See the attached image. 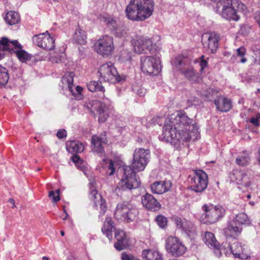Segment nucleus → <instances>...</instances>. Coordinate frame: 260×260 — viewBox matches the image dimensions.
Listing matches in <instances>:
<instances>
[{"label": "nucleus", "instance_id": "nucleus-22", "mask_svg": "<svg viewBox=\"0 0 260 260\" xmlns=\"http://www.w3.org/2000/svg\"><path fill=\"white\" fill-rule=\"evenodd\" d=\"M204 241L205 243L209 247L215 249V253L218 257L221 255V251H223L226 254L228 251H225L224 248L220 249V244L216 240L214 234L211 232H207L205 234Z\"/></svg>", "mask_w": 260, "mask_h": 260}, {"label": "nucleus", "instance_id": "nucleus-16", "mask_svg": "<svg viewBox=\"0 0 260 260\" xmlns=\"http://www.w3.org/2000/svg\"><path fill=\"white\" fill-rule=\"evenodd\" d=\"M166 248L168 252L175 256L182 255L186 250L178 238L172 236L169 237L166 240Z\"/></svg>", "mask_w": 260, "mask_h": 260}, {"label": "nucleus", "instance_id": "nucleus-43", "mask_svg": "<svg viewBox=\"0 0 260 260\" xmlns=\"http://www.w3.org/2000/svg\"><path fill=\"white\" fill-rule=\"evenodd\" d=\"M205 56L204 55H202L200 59V66L201 67L200 72L202 73L203 72L204 69L207 67L208 62L204 58Z\"/></svg>", "mask_w": 260, "mask_h": 260}, {"label": "nucleus", "instance_id": "nucleus-59", "mask_svg": "<svg viewBox=\"0 0 260 260\" xmlns=\"http://www.w3.org/2000/svg\"><path fill=\"white\" fill-rule=\"evenodd\" d=\"M247 197L248 199H250L251 196H250V194H248V195H247Z\"/></svg>", "mask_w": 260, "mask_h": 260}, {"label": "nucleus", "instance_id": "nucleus-18", "mask_svg": "<svg viewBox=\"0 0 260 260\" xmlns=\"http://www.w3.org/2000/svg\"><path fill=\"white\" fill-rule=\"evenodd\" d=\"M90 198L93 201L94 207L100 209L99 216L104 215L106 210V205L105 201L103 199L102 196L99 194L94 186L93 182L89 183Z\"/></svg>", "mask_w": 260, "mask_h": 260}, {"label": "nucleus", "instance_id": "nucleus-51", "mask_svg": "<svg viewBox=\"0 0 260 260\" xmlns=\"http://www.w3.org/2000/svg\"><path fill=\"white\" fill-rule=\"evenodd\" d=\"M72 161L75 163H78L79 162V161L81 160L79 157L78 155H74L72 157Z\"/></svg>", "mask_w": 260, "mask_h": 260}, {"label": "nucleus", "instance_id": "nucleus-57", "mask_svg": "<svg viewBox=\"0 0 260 260\" xmlns=\"http://www.w3.org/2000/svg\"><path fill=\"white\" fill-rule=\"evenodd\" d=\"M60 234H61V235L62 236H63L64 235V231H60Z\"/></svg>", "mask_w": 260, "mask_h": 260}, {"label": "nucleus", "instance_id": "nucleus-32", "mask_svg": "<svg viewBox=\"0 0 260 260\" xmlns=\"http://www.w3.org/2000/svg\"><path fill=\"white\" fill-rule=\"evenodd\" d=\"M142 256L144 260H163L162 255L156 250H144L142 252Z\"/></svg>", "mask_w": 260, "mask_h": 260}, {"label": "nucleus", "instance_id": "nucleus-15", "mask_svg": "<svg viewBox=\"0 0 260 260\" xmlns=\"http://www.w3.org/2000/svg\"><path fill=\"white\" fill-rule=\"evenodd\" d=\"M74 74L72 72H66L62 77L61 82L63 88L68 89L75 98L79 100L82 99V91L83 88L79 86H77L74 88L73 77Z\"/></svg>", "mask_w": 260, "mask_h": 260}, {"label": "nucleus", "instance_id": "nucleus-37", "mask_svg": "<svg viewBox=\"0 0 260 260\" xmlns=\"http://www.w3.org/2000/svg\"><path fill=\"white\" fill-rule=\"evenodd\" d=\"M233 219L241 226L242 225H249L250 224V219L244 212L238 213Z\"/></svg>", "mask_w": 260, "mask_h": 260}, {"label": "nucleus", "instance_id": "nucleus-41", "mask_svg": "<svg viewBox=\"0 0 260 260\" xmlns=\"http://www.w3.org/2000/svg\"><path fill=\"white\" fill-rule=\"evenodd\" d=\"M49 197L52 199L53 202H57L60 200L59 189H57L54 192L50 191L49 192Z\"/></svg>", "mask_w": 260, "mask_h": 260}, {"label": "nucleus", "instance_id": "nucleus-3", "mask_svg": "<svg viewBox=\"0 0 260 260\" xmlns=\"http://www.w3.org/2000/svg\"><path fill=\"white\" fill-rule=\"evenodd\" d=\"M153 0H131L125 13L127 19L133 21H142L149 18L154 11Z\"/></svg>", "mask_w": 260, "mask_h": 260}, {"label": "nucleus", "instance_id": "nucleus-58", "mask_svg": "<svg viewBox=\"0 0 260 260\" xmlns=\"http://www.w3.org/2000/svg\"><path fill=\"white\" fill-rule=\"evenodd\" d=\"M43 260H49L48 258L47 257H45V256H44L43 258H42Z\"/></svg>", "mask_w": 260, "mask_h": 260}, {"label": "nucleus", "instance_id": "nucleus-38", "mask_svg": "<svg viewBox=\"0 0 260 260\" xmlns=\"http://www.w3.org/2000/svg\"><path fill=\"white\" fill-rule=\"evenodd\" d=\"M8 71L4 67L0 66V87L5 85L8 81Z\"/></svg>", "mask_w": 260, "mask_h": 260}, {"label": "nucleus", "instance_id": "nucleus-46", "mask_svg": "<svg viewBox=\"0 0 260 260\" xmlns=\"http://www.w3.org/2000/svg\"><path fill=\"white\" fill-rule=\"evenodd\" d=\"M108 174L109 175H112L114 174L115 172V168L114 165V162L112 160H109L108 165Z\"/></svg>", "mask_w": 260, "mask_h": 260}, {"label": "nucleus", "instance_id": "nucleus-56", "mask_svg": "<svg viewBox=\"0 0 260 260\" xmlns=\"http://www.w3.org/2000/svg\"><path fill=\"white\" fill-rule=\"evenodd\" d=\"M64 212L66 213V217H64V218H63V219L65 220V219H66L68 218V214L67 213V212H66V211L65 210H64Z\"/></svg>", "mask_w": 260, "mask_h": 260}, {"label": "nucleus", "instance_id": "nucleus-50", "mask_svg": "<svg viewBox=\"0 0 260 260\" xmlns=\"http://www.w3.org/2000/svg\"><path fill=\"white\" fill-rule=\"evenodd\" d=\"M49 60L52 62H55V63H58L59 62V61L60 60V58H56V57H55L54 56H51L50 58H49Z\"/></svg>", "mask_w": 260, "mask_h": 260}, {"label": "nucleus", "instance_id": "nucleus-40", "mask_svg": "<svg viewBox=\"0 0 260 260\" xmlns=\"http://www.w3.org/2000/svg\"><path fill=\"white\" fill-rule=\"evenodd\" d=\"M155 220L159 226L161 228H165L167 225V218L162 215H158Z\"/></svg>", "mask_w": 260, "mask_h": 260}, {"label": "nucleus", "instance_id": "nucleus-55", "mask_svg": "<svg viewBox=\"0 0 260 260\" xmlns=\"http://www.w3.org/2000/svg\"><path fill=\"white\" fill-rule=\"evenodd\" d=\"M257 160L259 165H260V149L259 150V153L257 157Z\"/></svg>", "mask_w": 260, "mask_h": 260}, {"label": "nucleus", "instance_id": "nucleus-9", "mask_svg": "<svg viewBox=\"0 0 260 260\" xmlns=\"http://www.w3.org/2000/svg\"><path fill=\"white\" fill-rule=\"evenodd\" d=\"M150 152L148 149H136L133 154L132 169L135 172L143 171L149 161Z\"/></svg>", "mask_w": 260, "mask_h": 260}, {"label": "nucleus", "instance_id": "nucleus-49", "mask_svg": "<svg viewBox=\"0 0 260 260\" xmlns=\"http://www.w3.org/2000/svg\"><path fill=\"white\" fill-rule=\"evenodd\" d=\"M145 92L146 91L145 89L140 88L138 90L137 94L141 96H143L145 95Z\"/></svg>", "mask_w": 260, "mask_h": 260}, {"label": "nucleus", "instance_id": "nucleus-11", "mask_svg": "<svg viewBox=\"0 0 260 260\" xmlns=\"http://www.w3.org/2000/svg\"><path fill=\"white\" fill-rule=\"evenodd\" d=\"M100 79L111 83L115 84L120 81L116 69L111 62H107L102 65L99 70Z\"/></svg>", "mask_w": 260, "mask_h": 260}, {"label": "nucleus", "instance_id": "nucleus-34", "mask_svg": "<svg viewBox=\"0 0 260 260\" xmlns=\"http://www.w3.org/2000/svg\"><path fill=\"white\" fill-rule=\"evenodd\" d=\"M5 20L8 24L12 25L19 22L20 21V17L17 12L10 11L7 13Z\"/></svg>", "mask_w": 260, "mask_h": 260}, {"label": "nucleus", "instance_id": "nucleus-30", "mask_svg": "<svg viewBox=\"0 0 260 260\" xmlns=\"http://www.w3.org/2000/svg\"><path fill=\"white\" fill-rule=\"evenodd\" d=\"M214 103L216 105V108L221 112H228L232 107L231 100L222 96L217 97L215 100Z\"/></svg>", "mask_w": 260, "mask_h": 260}, {"label": "nucleus", "instance_id": "nucleus-28", "mask_svg": "<svg viewBox=\"0 0 260 260\" xmlns=\"http://www.w3.org/2000/svg\"><path fill=\"white\" fill-rule=\"evenodd\" d=\"M225 234L230 237L239 235L242 231V227L237 223L234 219L230 221L224 229Z\"/></svg>", "mask_w": 260, "mask_h": 260}, {"label": "nucleus", "instance_id": "nucleus-7", "mask_svg": "<svg viewBox=\"0 0 260 260\" xmlns=\"http://www.w3.org/2000/svg\"><path fill=\"white\" fill-rule=\"evenodd\" d=\"M189 59L183 56L179 55L175 58L173 64L176 68L181 70L182 74L189 80L193 82H198L201 79L199 73L192 68L182 69V67L187 66L190 64Z\"/></svg>", "mask_w": 260, "mask_h": 260}, {"label": "nucleus", "instance_id": "nucleus-29", "mask_svg": "<svg viewBox=\"0 0 260 260\" xmlns=\"http://www.w3.org/2000/svg\"><path fill=\"white\" fill-rule=\"evenodd\" d=\"M171 187L169 181H156L151 185L150 188L152 192L162 194L167 192Z\"/></svg>", "mask_w": 260, "mask_h": 260}, {"label": "nucleus", "instance_id": "nucleus-24", "mask_svg": "<svg viewBox=\"0 0 260 260\" xmlns=\"http://www.w3.org/2000/svg\"><path fill=\"white\" fill-rule=\"evenodd\" d=\"M99 19L101 22L105 23L112 30L115 31V34L118 37L123 36L121 33L122 29L118 27L116 21L111 16L107 14L100 15Z\"/></svg>", "mask_w": 260, "mask_h": 260}, {"label": "nucleus", "instance_id": "nucleus-45", "mask_svg": "<svg viewBox=\"0 0 260 260\" xmlns=\"http://www.w3.org/2000/svg\"><path fill=\"white\" fill-rule=\"evenodd\" d=\"M121 259L122 260H139L137 258L135 257L133 255L127 254L125 252H122L121 254Z\"/></svg>", "mask_w": 260, "mask_h": 260}, {"label": "nucleus", "instance_id": "nucleus-36", "mask_svg": "<svg viewBox=\"0 0 260 260\" xmlns=\"http://www.w3.org/2000/svg\"><path fill=\"white\" fill-rule=\"evenodd\" d=\"M73 39L76 42L80 44H84L86 42V35L82 29H77L73 35Z\"/></svg>", "mask_w": 260, "mask_h": 260}, {"label": "nucleus", "instance_id": "nucleus-62", "mask_svg": "<svg viewBox=\"0 0 260 260\" xmlns=\"http://www.w3.org/2000/svg\"><path fill=\"white\" fill-rule=\"evenodd\" d=\"M5 51V50H0V51Z\"/></svg>", "mask_w": 260, "mask_h": 260}, {"label": "nucleus", "instance_id": "nucleus-12", "mask_svg": "<svg viewBox=\"0 0 260 260\" xmlns=\"http://www.w3.org/2000/svg\"><path fill=\"white\" fill-rule=\"evenodd\" d=\"M194 175L190 177L189 181L190 188L196 192L204 191L208 185V175L201 170H194Z\"/></svg>", "mask_w": 260, "mask_h": 260}, {"label": "nucleus", "instance_id": "nucleus-61", "mask_svg": "<svg viewBox=\"0 0 260 260\" xmlns=\"http://www.w3.org/2000/svg\"><path fill=\"white\" fill-rule=\"evenodd\" d=\"M5 51V50H0V51Z\"/></svg>", "mask_w": 260, "mask_h": 260}, {"label": "nucleus", "instance_id": "nucleus-60", "mask_svg": "<svg viewBox=\"0 0 260 260\" xmlns=\"http://www.w3.org/2000/svg\"><path fill=\"white\" fill-rule=\"evenodd\" d=\"M169 260H178V259H177L176 258H172V259H169Z\"/></svg>", "mask_w": 260, "mask_h": 260}, {"label": "nucleus", "instance_id": "nucleus-42", "mask_svg": "<svg viewBox=\"0 0 260 260\" xmlns=\"http://www.w3.org/2000/svg\"><path fill=\"white\" fill-rule=\"evenodd\" d=\"M237 56L241 58L240 61L245 63L246 61V58L244 57L245 53V49L244 47H240L237 50Z\"/></svg>", "mask_w": 260, "mask_h": 260}, {"label": "nucleus", "instance_id": "nucleus-53", "mask_svg": "<svg viewBox=\"0 0 260 260\" xmlns=\"http://www.w3.org/2000/svg\"><path fill=\"white\" fill-rule=\"evenodd\" d=\"M9 202L12 204V208H14L15 207V202H14V200L12 199H10L9 200Z\"/></svg>", "mask_w": 260, "mask_h": 260}, {"label": "nucleus", "instance_id": "nucleus-21", "mask_svg": "<svg viewBox=\"0 0 260 260\" xmlns=\"http://www.w3.org/2000/svg\"><path fill=\"white\" fill-rule=\"evenodd\" d=\"M218 37L214 33L204 34L202 37L203 45L208 52L214 53L218 47Z\"/></svg>", "mask_w": 260, "mask_h": 260}, {"label": "nucleus", "instance_id": "nucleus-19", "mask_svg": "<svg viewBox=\"0 0 260 260\" xmlns=\"http://www.w3.org/2000/svg\"><path fill=\"white\" fill-rule=\"evenodd\" d=\"M250 175L251 173L248 171L245 172L235 170L230 175V178L232 181L235 182L237 184L248 187L250 185Z\"/></svg>", "mask_w": 260, "mask_h": 260}, {"label": "nucleus", "instance_id": "nucleus-27", "mask_svg": "<svg viewBox=\"0 0 260 260\" xmlns=\"http://www.w3.org/2000/svg\"><path fill=\"white\" fill-rule=\"evenodd\" d=\"M115 237L117 240V243L114 244L116 249L121 250L128 246L129 240L123 231L116 230L115 233Z\"/></svg>", "mask_w": 260, "mask_h": 260}, {"label": "nucleus", "instance_id": "nucleus-4", "mask_svg": "<svg viewBox=\"0 0 260 260\" xmlns=\"http://www.w3.org/2000/svg\"><path fill=\"white\" fill-rule=\"evenodd\" d=\"M138 214V210L133 205L123 202L117 204L114 215L117 220L130 223L135 220Z\"/></svg>", "mask_w": 260, "mask_h": 260}, {"label": "nucleus", "instance_id": "nucleus-23", "mask_svg": "<svg viewBox=\"0 0 260 260\" xmlns=\"http://www.w3.org/2000/svg\"><path fill=\"white\" fill-rule=\"evenodd\" d=\"M230 252L235 257L246 259L249 257V253L246 248L243 246L239 242H235L232 245H228Z\"/></svg>", "mask_w": 260, "mask_h": 260}, {"label": "nucleus", "instance_id": "nucleus-54", "mask_svg": "<svg viewBox=\"0 0 260 260\" xmlns=\"http://www.w3.org/2000/svg\"><path fill=\"white\" fill-rule=\"evenodd\" d=\"M238 7L241 8V9H243L244 8L246 7V6L242 3H238Z\"/></svg>", "mask_w": 260, "mask_h": 260}, {"label": "nucleus", "instance_id": "nucleus-47", "mask_svg": "<svg viewBox=\"0 0 260 260\" xmlns=\"http://www.w3.org/2000/svg\"><path fill=\"white\" fill-rule=\"evenodd\" d=\"M56 136L59 139L66 138L67 137V132L64 129H60L58 131Z\"/></svg>", "mask_w": 260, "mask_h": 260}, {"label": "nucleus", "instance_id": "nucleus-13", "mask_svg": "<svg viewBox=\"0 0 260 260\" xmlns=\"http://www.w3.org/2000/svg\"><path fill=\"white\" fill-rule=\"evenodd\" d=\"M94 47L98 53L103 56L111 54L115 49L113 38L108 35L101 37L95 44Z\"/></svg>", "mask_w": 260, "mask_h": 260}, {"label": "nucleus", "instance_id": "nucleus-39", "mask_svg": "<svg viewBox=\"0 0 260 260\" xmlns=\"http://www.w3.org/2000/svg\"><path fill=\"white\" fill-rule=\"evenodd\" d=\"M217 91L208 87L206 89H202L200 91V94L205 98L207 100H209L213 95L217 93Z\"/></svg>", "mask_w": 260, "mask_h": 260}, {"label": "nucleus", "instance_id": "nucleus-6", "mask_svg": "<svg viewBox=\"0 0 260 260\" xmlns=\"http://www.w3.org/2000/svg\"><path fill=\"white\" fill-rule=\"evenodd\" d=\"M161 68L160 58L157 54L141 57V69L145 74L157 75L161 71Z\"/></svg>", "mask_w": 260, "mask_h": 260}, {"label": "nucleus", "instance_id": "nucleus-10", "mask_svg": "<svg viewBox=\"0 0 260 260\" xmlns=\"http://www.w3.org/2000/svg\"><path fill=\"white\" fill-rule=\"evenodd\" d=\"M202 209L204 211L202 218L206 223H214L218 219L223 217L225 213V209L220 206H207L204 205Z\"/></svg>", "mask_w": 260, "mask_h": 260}, {"label": "nucleus", "instance_id": "nucleus-25", "mask_svg": "<svg viewBox=\"0 0 260 260\" xmlns=\"http://www.w3.org/2000/svg\"><path fill=\"white\" fill-rule=\"evenodd\" d=\"M141 202L143 206L149 210L155 211L160 208L159 203L152 195L148 193L142 197Z\"/></svg>", "mask_w": 260, "mask_h": 260}, {"label": "nucleus", "instance_id": "nucleus-35", "mask_svg": "<svg viewBox=\"0 0 260 260\" xmlns=\"http://www.w3.org/2000/svg\"><path fill=\"white\" fill-rule=\"evenodd\" d=\"M250 161L249 154L247 152H243L238 155L236 158V164L241 166H246L248 165Z\"/></svg>", "mask_w": 260, "mask_h": 260}, {"label": "nucleus", "instance_id": "nucleus-48", "mask_svg": "<svg viewBox=\"0 0 260 260\" xmlns=\"http://www.w3.org/2000/svg\"><path fill=\"white\" fill-rule=\"evenodd\" d=\"M187 101L189 105H195L198 102V99L196 97H191Z\"/></svg>", "mask_w": 260, "mask_h": 260}, {"label": "nucleus", "instance_id": "nucleus-8", "mask_svg": "<svg viewBox=\"0 0 260 260\" xmlns=\"http://www.w3.org/2000/svg\"><path fill=\"white\" fill-rule=\"evenodd\" d=\"M123 177L119 183L120 187L123 190H131L138 188L140 185V181L131 167L125 166L123 168Z\"/></svg>", "mask_w": 260, "mask_h": 260}, {"label": "nucleus", "instance_id": "nucleus-33", "mask_svg": "<svg viewBox=\"0 0 260 260\" xmlns=\"http://www.w3.org/2000/svg\"><path fill=\"white\" fill-rule=\"evenodd\" d=\"M114 229V227L112 218L111 217L106 218L102 231L103 233L110 240L112 238V233Z\"/></svg>", "mask_w": 260, "mask_h": 260}, {"label": "nucleus", "instance_id": "nucleus-20", "mask_svg": "<svg viewBox=\"0 0 260 260\" xmlns=\"http://www.w3.org/2000/svg\"><path fill=\"white\" fill-rule=\"evenodd\" d=\"M178 229L182 230L190 237L196 233V228L193 223L184 218L174 216L173 218Z\"/></svg>", "mask_w": 260, "mask_h": 260}, {"label": "nucleus", "instance_id": "nucleus-31", "mask_svg": "<svg viewBox=\"0 0 260 260\" xmlns=\"http://www.w3.org/2000/svg\"><path fill=\"white\" fill-rule=\"evenodd\" d=\"M67 151L71 153H80L84 150V145L78 141H69L66 143Z\"/></svg>", "mask_w": 260, "mask_h": 260}, {"label": "nucleus", "instance_id": "nucleus-26", "mask_svg": "<svg viewBox=\"0 0 260 260\" xmlns=\"http://www.w3.org/2000/svg\"><path fill=\"white\" fill-rule=\"evenodd\" d=\"M105 136L94 135L92 137V149L100 156H103L104 154L103 145L105 143Z\"/></svg>", "mask_w": 260, "mask_h": 260}, {"label": "nucleus", "instance_id": "nucleus-52", "mask_svg": "<svg viewBox=\"0 0 260 260\" xmlns=\"http://www.w3.org/2000/svg\"><path fill=\"white\" fill-rule=\"evenodd\" d=\"M255 19L257 22L260 26V12H257L255 14Z\"/></svg>", "mask_w": 260, "mask_h": 260}, {"label": "nucleus", "instance_id": "nucleus-1", "mask_svg": "<svg viewBox=\"0 0 260 260\" xmlns=\"http://www.w3.org/2000/svg\"><path fill=\"white\" fill-rule=\"evenodd\" d=\"M198 127L193 119L183 111L172 114L164 125L161 140L166 142H187L198 139Z\"/></svg>", "mask_w": 260, "mask_h": 260}, {"label": "nucleus", "instance_id": "nucleus-14", "mask_svg": "<svg viewBox=\"0 0 260 260\" xmlns=\"http://www.w3.org/2000/svg\"><path fill=\"white\" fill-rule=\"evenodd\" d=\"M135 51L138 54L153 52L158 49V47L153 44L151 40L143 37H139L134 42Z\"/></svg>", "mask_w": 260, "mask_h": 260}, {"label": "nucleus", "instance_id": "nucleus-44", "mask_svg": "<svg viewBox=\"0 0 260 260\" xmlns=\"http://www.w3.org/2000/svg\"><path fill=\"white\" fill-rule=\"evenodd\" d=\"M260 120V113H257L255 116L251 118L250 122L255 126H259V120Z\"/></svg>", "mask_w": 260, "mask_h": 260}, {"label": "nucleus", "instance_id": "nucleus-2", "mask_svg": "<svg viewBox=\"0 0 260 260\" xmlns=\"http://www.w3.org/2000/svg\"><path fill=\"white\" fill-rule=\"evenodd\" d=\"M87 87L91 92L101 91L100 100H97L86 103L85 107L95 116L98 117L99 123L105 122L109 117L107 105L110 102L109 100L104 95L105 89L101 82L91 81L87 84Z\"/></svg>", "mask_w": 260, "mask_h": 260}, {"label": "nucleus", "instance_id": "nucleus-17", "mask_svg": "<svg viewBox=\"0 0 260 260\" xmlns=\"http://www.w3.org/2000/svg\"><path fill=\"white\" fill-rule=\"evenodd\" d=\"M32 41L38 46L44 49L50 50L54 48V40L50 37L47 31L34 36Z\"/></svg>", "mask_w": 260, "mask_h": 260}, {"label": "nucleus", "instance_id": "nucleus-5", "mask_svg": "<svg viewBox=\"0 0 260 260\" xmlns=\"http://www.w3.org/2000/svg\"><path fill=\"white\" fill-rule=\"evenodd\" d=\"M22 45L17 40H10L3 37L0 40V50H7L16 54L17 58L21 62H26L31 58V55L22 49Z\"/></svg>", "mask_w": 260, "mask_h": 260}]
</instances>
